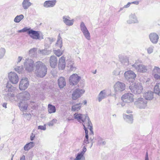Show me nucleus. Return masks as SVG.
<instances>
[{
	"mask_svg": "<svg viewBox=\"0 0 160 160\" xmlns=\"http://www.w3.org/2000/svg\"><path fill=\"white\" fill-rule=\"evenodd\" d=\"M15 89L16 88L8 82L5 88L2 92L4 99L7 101L10 100L11 102L14 101L15 100L14 94L13 92Z\"/></svg>",
	"mask_w": 160,
	"mask_h": 160,
	"instance_id": "obj_1",
	"label": "nucleus"
},
{
	"mask_svg": "<svg viewBox=\"0 0 160 160\" xmlns=\"http://www.w3.org/2000/svg\"><path fill=\"white\" fill-rule=\"evenodd\" d=\"M35 73L37 76L40 78L44 77L47 74V68L44 63L38 61L35 63Z\"/></svg>",
	"mask_w": 160,
	"mask_h": 160,
	"instance_id": "obj_2",
	"label": "nucleus"
},
{
	"mask_svg": "<svg viewBox=\"0 0 160 160\" xmlns=\"http://www.w3.org/2000/svg\"><path fill=\"white\" fill-rule=\"evenodd\" d=\"M129 88L132 92L135 94L140 93L143 89L142 86L139 83H135L132 84L129 87Z\"/></svg>",
	"mask_w": 160,
	"mask_h": 160,
	"instance_id": "obj_3",
	"label": "nucleus"
},
{
	"mask_svg": "<svg viewBox=\"0 0 160 160\" xmlns=\"http://www.w3.org/2000/svg\"><path fill=\"white\" fill-rule=\"evenodd\" d=\"M34 61L29 58L26 59L24 62V66L26 70L31 72L34 69Z\"/></svg>",
	"mask_w": 160,
	"mask_h": 160,
	"instance_id": "obj_4",
	"label": "nucleus"
},
{
	"mask_svg": "<svg viewBox=\"0 0 160 160\" xmlns=\"http://www.w3.org/2000/svg\"><path fill=\"white\" fill-rule=\"evenodd\" d=\"M132 66L138 72L142 73L146 72L147 70V66L142 64L136 62L132 65Z\"/></svg>",
	"mask_w": 160,
	"mask_h": 160,
	"instance_id": "obj_5",
	"label": "nucleus"
},
{
	"mask_svg": "<svg viewBox=\"0 0 160 160\" xmlns=\"http://www.w3.org/2000/svg\"><path fill=\"white\" fill-rule=\"evenodd\" d=\"M125 78L129 82H132L136 77V75L135 73L131 70H128L125 72L124 74Z\"/></svg>",
	"mask_w": 160,
	"mask_h": 160,
	"instance_id": "obj_6",
	"label": "nucleus"
},
{
	"mask_svg": "<svg viewBox=\"0 0 160 160\" xmlns=\"http://www.w3.org/2000/svg\"><path fill=\"white\" fill-rule=\"evenodd\" d=\"M147 101L143 98H138L134 102V104L137 107L140 109L144 108L147 106Z\"/></svg>",
	"mask_w": 160,
	"mask_h": 160,
	"instance_id": "obj_7",
	"label": "nucleus"
},
{
	"mask_svg": "<svg viewBox=\"0 0 160 160\" xmlns=\"http://www.w3.org/2000/svg\"><path fill=\"white\" fill-rule=\"evenodd\" d=\"M113 88L116 93H118L125 90V85L122 82H117L114 85Z\"/></svg>",
	"mask_w": 160,
	"mask_h": 160,
	"instance_id": "obj_8",
	"label": "nucleus"
},
{
	"mask_svg": "<svg viewBox=\"0 0 160 160\" xmlns=\"http://www.w3.org/2000/svg\"><path fill=\"white\" fill-rule=\"evenodd\" d=\"M8 78L9 81L13 84H17L19 80V77L17 74L14 72L8 73Z\"/></svg>",
	"mask_w": 160,
	"mask_h": 160,
	"instance_id": "obj_9",
	"label": "nucleus"
},
{
	"mask_svg": "<svg viewBox=\"0 0 160 160\" xmlns=\"http://www.w3.org/2000/svg\"><path fill=\"white\" fill-rule=\"evenodd\" d=\"M74 116L75 119L80 123H82L84 122H87L88 118L89 117L87 114H82L80 113H76L74 114Z\"/></svg>",
	"mask_w": 160,
	"mask_h": 160,
	"instance_id": "obj_10",
	"label": "nucleus"
},
{
	"mask_svg": "<svg viewBox=\"0 0 160 160\" xmlns=\"http://www.w3.org/2000/svg\"><path fill=\"white\" fill-rule=\"evenodd\" d=\"M18 99L21 101H26L30 98V95L29 93L27 91L24 92L22 93H20L17 95Z\"/></svg>",
	"mask_w": 160,
	"mask_h": 160,
	"instance_id": "obj_11",
	"label": "nucleus"
},
{
	"mask_svg": "<svg viewBox=\"0 0 160 160\" xmlns=\"http://www.w3.org/2000/svg\"><path fill=\"white\" fill-rule=\"evenodd\" d=\"M81 79L80 77L76 74L71 75L69 78V81L71 85H75L78 84Z\"/></svg>",
	"mask_w": 160,
	"mask_h": 160,
	"instance_id": "obj_12",
	"label": "nucleus"
},
{
	"mask_svg": "<svg viewBox=\"0 0 160 160\" xmlns=\"http://www.w3.org/2000/svg\"><path fill=\"white\" fill-rule=\"evenodd\" d=\"M133 95L130 93H128L123 95L121 98L122 101L127 103L133 102L134 101Z\"/></svg>",
	"mask_w": 160,
	"mask_h": 160,
	"instance_id": "obj_13",
	"label": "nucleus"
},
{
	"mask_svg": "<svg viewBox=\"0 0 160 160\" xmlns=\"http://www.w3.org/2000/svg\"><path fill=\"white\" fill-rule=\"evenodd\" d=\"M29 85V82L27 78H22L20 82L19 88L21 90H25L27 88Z\"/></svg>",
	"mask_w": 160,
	"mask_h": 160,
	"instance_id": "obj_14",
	"label": "nucleus"
},
{
	"mask_svg": "<svg viewBox=\"0 0 160 160\" xmlns=\"http://www.w3.org/2000/svg\"><path fill=\"white\" fill-rule=\"evenodd\" d=\"M85 91L83 89L77 88L74 90L72 94V98L73 100H76L81 96Z\"/></svg>",
	"mask_w": 160,
	"mask_h": 160,
	"instance_id": "obj_15",
	"label": "nucleus"
},
{
	"mask_svg": "<svg viewBox=\"0 0 160 160\" xmlns=\"http://www.w3.org/2000/svg\"><path fill=\"white\" fill-rule=\"evenodd\" d=\"M28 34L32 38L34 39H40V35L39 32L31 29L28 32Z\"/></svg>",
	"mask_w": 160,
	"mask_h": 160,
	"instance_id": "obj_16",
	"label": "nucleus"
},
{
	"mask_svg": "<svg viewBox=\"0 0 160 160\" xmlns=\"http://www.w3.org/2000/svg\"><path fill=\"white\" fill-rule=\"evenodd\" d=\"M58 63L57 58L54 55L51 56L49 59V63L51 67L54 68L57 66Z\"/></svg>",
	"mask_w": 160,
	"mask_h": 160,
	"instance_id": "obj_17",
	"label": "nucleus"
},
{
	"mask_svg": "<svg viewBox=\"0 0 160 160\" xmlns=\"http://www.w3.org/2000/svg\"><path fill=\"white\" fill-rule=\"evenodd\" d=\"M152 74L156 79L160 80V68L155 66L152 71Z\"/></svg>",
	"mask_w": 160,
	"mask_h": 160,
	"instance_id": "obj_18",
	"label": "nucleus"
},
{
	"mask_svg": "<svg viewBox=\"0 0 160 160\" xmlns=\"http://www.w3.org/2000/svg\"><path fill=\"white\" fill-rule=\"evenodd\" d=\"M129 20L127 21V22L129 24L138 22L137 17L134 13L131 14L129 16Z\"/></svg>",
	"mask_w": 160,
	"mask_h": 160,
	"instance_id": "obj_19",
	"label": "nucleus"
},
{
	"mask_svg": "<svg viewBox=\"0 0 160 160\" xmlns=\"http://www.w3.org/2000/svg\"><path fill=\"white\" fill-rule=\"evenodd\" d=\"M149 38L151 41L154 44L157 43L159 39L158 35L154 32L150 33L149 35Z\"/></svg>",
	"mask_w": 160,
	"mask_h": 160,
	"instance_id": "obj_20",
	"label": "nucleus"
},
{
	"mask_svg": "<svg viewBox=\"0 0 160 160\" xmlns=\"http://www.w3.org/2000/svg\"><path fill=\"white\" fill-rule=\"evenodd\" d=\"M56 2V0L46 1L43 3V6L46 8L53 7L55 5Z\"/></svg>",
	"mask_w": 160,
	"mask_h": 160,
	"instance_id": "obj_21",
	"label": "nucleus"
},
{
	"mask_svg": "<svg viewBox=\"0 0 160 160\" xmlns=\"http://www.w3.org/2000/svg\"><path fill=\"white\" fill-rule=\"evenodd\" d=\"M18 106L21 111H24L27 109L28 105L27 101H21L19 103Z\"/></svg>",
	"mask_w": 160,
	"mask_h": 160,
	"instance_id": "obj_22",
	"label": "nucleus"
},
{
	"mask_svg": "<svg viewBox=\"0 0 160 160\" xmlns=\"http://www.w3.org/2000/svg\"><path fill=\"white\" fill-rule=\"evenodd\" d=\"M66 66L65 58L63 56L59 60L58 68L60 70H63Z\"/></svg>",
	"mask_w": 160,
	"mask_h": 160,
	"instance_id": "obj_23",
	"label": "nucleus"
},
{
	"mask_svg": "<svg viewBox=\"0 0 160 160\" xmlns=\"http://www.w3.org/2000/svg\"><path fill=\"white\" fill-rule=\"evenodd\" d=\"M154 92L150 91H148L145 92L143 95V97L145 100H151L153 98Z\"/></svg>",
	"mask_w": 160,
	"mask_h": 160,
	"instance_id": "obj_24",
	"label": "nucleus"
},
{
	"mask_svg": "<svg viewBox=\"0 0 160 160\" xmlns=\"http://www.w3.org/2000/svg\"><path fill=\"white\" fill-rule=\"evenodd\" d=\"M62 18L64 22L66 25L70 26L73 24L74 20L73 19L70 20V18L69 17L65 16L63 17Z\"/></svg>",
	"mask_w": 160,
	"mask_h": 160,
	"instance_id": "obj_25",
	"label": "nucleus"
},
{
	"mask_svg": "<svg viewBox=\"0 0 160 160\" xmlns=\"http://www.w3.org/2000/svg\"><path fill=\"white\" fill-rule=\"evenodd\" d=\"M108 96L105 90L101 91L98 96V101L100 102L103 99L106 98Z\"/></svg>",
	"mask_w": 160,
	"mask_h": 160,
	"instance_id": "obj_26",
	"label": "nucleus"
},
{
	"mask_svg": "<svg viewBox=\"0 0 160 160\" xmlns=\"http://www.w3.org/2000/svg\"><path fill=\"white\" fill-rule=\"evenodd\" d=\"M123 116L124 119L128 122L130 124L132 123L133 117L132 114L127 115L125 114H123Z\"/></svg>",
	"mask_w": 160,
	"mask_h": 160,
	"instance_id": "obj_27",
	"label": "nucleus"
},
{
	"mask_svg": "<svg viewBox=\"0 0 160 160\" xmlns=\"http://www.w3.org/2000/svg\"><path fill=\"white\" fill-rule=\"evenodd\" d=\"M58 84L60 88H62L66 85L65 79L63 77H60L58 80Z\"/></svg>",
	"mask_w": 160,
	"mask_h": 160,
	"instance_id": "obj_28",
	"label": "nucleus"
},
{
	"mask_svg": "<svg viewBox=\"0 0 160 160\" xmlns=\"http://www.w3.org/2000/svg\"><path fill=\"white\" fill-rule=\"evenodd\" d=\"M30 0H23L22 3V7L24 9H28L32 4Z\"/></svg>",
	"mask_w": 160,
	"mask_h": 160,
	"instance_id": "obj_29",
	"label": "nucleus"
},
{
	"mask_svg": "<svg viewBox=\"0 0 160 160\" xmlns=\"http://www.w3.org/2000/svg\"><path fill=\"white\" fill-rule=\"evenodd\" d=\"M119 59L121 62L123 64L127 66L129 64L128 59L126 57L121 56Z\"/></svg>",
	"mask_w": 160,
	"mask_h": 160,
	"instance_id": "obj_30",
	"label": "nucleus"
},
{
	"mask_svg": "<svg viewBox=\"0 0 160 160\" xmlns=\"http://www.w3.org/2000/svg\"><path fill=\"white\" fill-rule=\"evenodd\" d=\"M45 48L44 49L42 50H40V52L42 55H47L49 54L51 52V50L48 49L47 46H46V44L45 45Z\"/></svg>",
	"mask_w": 160,
	"mask_h": 160,
	"instance_id": "obj_31",
	"label": "nucleus"
},
{
	"mask_svg": "<svg viewBox=\"0 0 160 160\" xmlns=\"http://www.w3.org/2000/svg\"><path fill=\"white\" fill-rule=\"evenodd\" d=\"M82 105V103H79L74 105L72 107L71 110L72 111H78L80 110Z\"/></svg>",
	"mask_w": 160,
	"mask_h": 160,
	"instance_id": "obj_32",
	"label": "nucleus"
},
{
	"mask_svg": "<svg viewBox=\"0 0 160 160\" xmlns=\"http://www.w3.org/2000/svg\"><path fill=\"white\" fill-rule=\"evenodd\" d=\"M48 112L49 113L51 114L54 113L56 111V108L55 106L51 104H49L48 106Z\"/></svg>",
	"mask_w": 160,
	"mask_h": 160,
	"instance_id": "obj_33",
	"label": "nucleus"
},
{
	"mask_svg": "<svg viewBox=\"0 0 160 160\" xmlns=\"http://www.w3.org/2000/svg\"><path fill=\"white\" fill-rule=\"evenodd\" d=\"M35 143L33 142H31L27 144L24 147V150L25 151H28L34 145Z\"/></svg>",
	"mask_w": 160,
	"mask_h": 160,
	"instance_id": "obj_34",
	"label": "nucleus"
},
{
	"mask_svg": "<svg viewBox=\"0 0 160 160\" xmlns=\"http://www.w3.org/2000/svg\"><path fill=\"white\" fill-rule=\"evenodd\" d=\"M86 120L87 122H84L82 123V124L83 126V129L85 130V132H86V131L88 132L85 126H87L88 128L89 129V128L90 127V126H89L88 125L89 124H88V123H89V122L90 123V122H91L89 118H88L87 120Z\"/></svg>",
	"mask_w": 160,
	"mask_h": 160,
	"instance_id": "obj_35",
	"label": "nucleus"
},
{
	"mask_svg": "<svg viewBox=\"0 0 160 160\" xmlns=\"http://www.w3.org/2000/svg\"><path fill=\"white\" fill-rule=\"evenodd\" d=\"M155 93L158 95L160 94V83H157L154 88Z\"/></svg>",
	"mask_w": 160,
	"mask_h": 160,
	"instance_id": "obj_36",
	"label": "nucleus"
},
{
	"mask_svg": "<svg viewBox=\"0 0 160 160\" xmlns=\"http://www.w3.org/2000/svg\"><path fill=\"white\" fill-rule=\"evenodd\" d=\"M67 62H68V64L67 65V67L70 68V71H73L75 70V68L73 67V61L71 59L68 60Z\"/></svg>",
	"mask_w": 160,
	"mask_h": 160,
	"instance_id": "obj_37",
	"label": "nucleus"
},
{
	"mask_svg": "<svg viewBox=\"0 0 160 160\" xmlns=\"http://www.w3.org/2000/svg\"><path fill=\"white\" fill-rule=\"evenodd\" d=\"M24 18V16L22 14L17 16L14 18V21L15 22H19Z\"/></svg>",
	"mask_w": 160,
	"mask_h": 160,
	"instance_id": "obj_38",
	"label": "nucleus"
},
{
	"mask_svg": "<svg viewBox=\"0 0 160 160\" xmlns=\"http://www.w3.org/2000/svg\"><path fill=\"white\" fill-rule=\"evenodd\" d=\"M46 42L48 43V44H46V46L48 48L49 47V46L50 44L52 43L55 40H54V39L53 38H45V39Z\"/></svg>",
	"mask_w": 160,
	"mask_h": 160,
	"instance_id": "obj_39",
	"label": "nucleus"
},
{
	"mask_svg": "<svg viewBox=\"0 0 160 160\" xmlns=\"http://www.w3.org/2000/svg\"><path fill=\"white\" fill-rule=\"evenodd\" d=\"M98 143L99 145H104L106 144V142L101 137H99L98 138Z\"/></svg>",
	"mask_w": 160,
	"mask_h": 160,
	"instance_id": "obj_40",
	"label": "nucleus"
},
{
	"mask_svg": "<svg viewBox=\"0 0 160 160\" xmlns=\"http://www.w3.org/2000/svg\"><path fill=\"white\" fill-rule=\"evenodd\" d=\"M37 51V48H33L29 50V55L33 57V56L35 54V52Z\"/></svg>",
	"mask_w": 160,
	"mask_h": 160,
	"instance_id": "obj_41",
	"label": "nucleus"
},
{
	"mask_svg": "<svg viewBox=\"0 0 160 160\" xmlns=\"http://www.w3.org/2000/svg\"><path fill=\"white\" fill-rule=\"evenodd\" d=\"M6 52L5 49L3 48H0V59L2 58L5 55Z\"/></svg>",
	"mask_w": 160,
	"mask_h": 160,
	"instance_id": "obj_42",
	"label": "nucleus"
},
{
	"mask_svg": "<svg viewBox=\"0 0 160 160\" xmlns=\"http://www.w3.org/2000/svg\"><path fill=\"white\" fill-rule=\"evenodd\" d=\"M14 69L16 71L19 73H22L23 70V68L22 66L19 67H17L15 68Z\"/></svg>",
	"mask_w": 160,
	"mask_h": 160,
	"instance_id": "obj_43",
	"label": "nucleus"
},
{
	"mask_svg": "<svg viewBox=\"0 0 160 160\" xmlns=\"http://www.w3.org/2000/svg\"><path fill=\"white\" fill-rule=\"evenodd\" d=\"M56 46L61 48L62 47V42L61 38H58L56 43Z\"/></svg>",
	"mask_w": 160,
	"mask_h": 160,
	"instance_id": "obj_44",
	"label": "nucleus"
},
{
	"mask_svg": "<svg viewBox=\"0 0 160 160\" xmlns=\"http://www.w3.org/2000/svg\"><path fill=\"white\" fill-rule=\"evenodd\" d=\"M53 51L54 54L58 57H60L62 54V52L59 49L54 50Z\"/></svg>",
	"mask_w": 160,
	"mask_h": 160,
	"instance_id": "obj_45",
	"label": "nucleus"
},
{
	"mask_svg": "<svg viewBox=\"0 0 160 160\" xmlns=\"http://www.w3.org/2000/svg\"><path fill=\"white\" fill-rule=\"evenodd\" d=\"M83 34L87 40H90V35L89 31L84 33Z\"/></svg>",
	"mask_w": 160,
	"mask_h": 160,
	"instance_id": "obj_46",
	"label": "nucleus"
},
{
	"mask_svg": "<svg viewBox=\"0 0 160 160\" xmlns=\"http://www.w3.org/2000/svg\"><path fill=\"white\" fill-rule=\"evenodd\" d=\"M120 72L121 71L120 69L118 68H117L115 69L113 72V74L117 76L119 75Z\"/></svg>",
	"mask_w": 160,
	"mask_h": 160,
	"instance_id": "obj_47",
	"label": "nucleus"
},
{
	"mask_svg": "<svg viewBox=\"0 0 160 160\" xmlns=\"http://www.w3.org/2000/svg\"><path fill=\"white\" fill-rule=\"evenodd\" d=\"M31 29L30 28H28L27 27H25L23 28L22 29L18 30V32H28L29 30H30Z\"/></svg>",
	"mask_w": 160,
	"mask_h": 160,
	"instance_id": "obj_48",
	"label": "nucleus"
},
{
	"mask_svg": "<svg viewBox=\"0 0 160 160\" xmlns=\"http://www.w3.org/2000/svg\"><path fill=\"white\" fill-rule=\"evenodd\" d=\"M84 157H83L79 154H78L76 158L74 160H84Z\"/></svg>",
	"mask_w": 160,
	"mask_h": 160,
	"instance_id": "obj_49",
	"label": "nucleus"
},
{
	"mask_svg": "<svg viewBox=\"0 0 160 160\" xmlns=\"http://www.w3.org/2000/svg\"><path fill=\"white\" fill-rule=\"evenodd\" d=\"M80 28L81 31L84 30H86V29H87L83 22H81L80 25Z\"/></svg>",
	"mask_w": 160,
	"mask_h": 160,
	"instance_id": "obj_50",
	"label": "nucleus"
},
{
	"mask_svg": "<svg viewBox=\"0 0 160 160\" xmlns=\"http://www.w3.org/2000/svg\"><path fill=\"white\" fill-rule=\"evenodd\" d=\"M88 125L90 126V127L89 128V129L90 130V132L89 133L90 135H93L94 134V132L93 131V128H92V125L91 122H89V123H88Z\"/></svg>",
	"mask_w": 160,
	"mask_h": 160,
	"instance_id": "obj_51",
	"label": "nucleus"
},
{
	"mask_svg": "<svg viewBox=\"0 0 160 160\" xmlns=\"http://www.w3.org/2000/svg\"><path fill=\"white\" fill-rule=\"evenodd\" d=\"M87 150L86 148L84 146L82 149V151H81V152L78 153V154H79L83 157H84L83 155L85 153V152H86Z\"/></svg>",
	"mask_w": 160,
	"mask_h": 160,
	"instance_id": "obj_52",
	"label": "nucleus"
},
{
	"mask_svg": "<svg viewBox=\"0 0 160 160\" xmlns=\"http://www.w3.org/2000/svg\"><path fill=\"white\" fill-rule=\"evenodd\" d=\"M57 120L55 119H53L50 122H49L48 125L49 126H52L53 125L54 123L56 122Z\"/></svg>",
	"mask_w": 160,
	"mask_h": 160,
	"instance_id": "obj_53",
	"label": "nucleus"
},
{
	"mask_svg": "<svg viewBox=\"0 0 160 160\" xmlns=\"http://www.w3.org/2000/svg\"><path fill=\"white\" fill-rule=\"evenodd\" d=\"M154 47L153 46H151L148 48L147 49V52L148 53L150 54L152 53L153 51Z\"/></svg>",
	"mask_w": 160,
	"mask_h": 160,
	"instance_id": "obj_54",
	"label": "nucleus"
},
{
	"mask_svg": "<svg viewBox=\"0 0 160 160\" xmlns=\"http://www.w3.org/2000/svg\"><path fill=\"white\" fill-rule=\"evenodd\" d=\"M38 129L41 130H45L46 129L45 125H44L43 126H39L38 127Z\"/></svg>",
	"mask_w": 160,
	"mask_h": 160,
	"instance_id": "obj_55",
	"label": "nucleus"
},
{
	"mask_svg": "<svg viewBox=\"0 0 160 160\" xmlns=\"http://www.w3.org/2000/svg\"><path fill=\"white\" fill-rule=\"evenodd\" d=\"M31 105H32V106H31V108L35 109L36 108V106L35 105V102H31Z\"/></svg>",
	"mask_w": 160,
	"mask_h": 160,
	"instance_id": "obj_56",
	"label": "nucleus"
},
{
	"mask_svg": "<svg viewBox=\"0 0 160 160\" xmlns=\"http://www.w3.org/2000/svg\"><path fill=\"white\" fill-rule=\"evenodd\" d=\"M35 137V135L32 133L30 137V139L31 141H33Z\"/></svg>",
	"mask_w": 160,
	"mask_h": 160,
	"instance_id": "obj_57",
	"label": "nucleus"
},
{
	"mask_svg": "<svg viewBox=\"0 0 160 160\" xmlns=\"http://www.w3.org/2000/svg\"><path fill=\"white\" fill-rule=\"evenodd\" d=\"M124 102L123 101V102H119L117 104V105H121L122 107H123L125 106V104Z\"/></svg>",
	"mask_w": 160,
	"mask_h": 160,
	"instance_id": "obj_58",
	"label": "nucleus"
},
{
	"mask_svg": "<svg viewBox=\"0 0 160 160\" xmlns=\"http://www.w3.org/2000/svg\"><path fill=\"white\" fill-rule=\"evenodd\" d=\"M130 4H131V2H128L127 5H124V8H128L129 7Z\"/></svg>",
	"mask_w": 160,
	"mask_h": 160,
	"instance_id": "obj_59",
	"label": "nucleus"
},
{
	"mask_svg": "<svg viewBox=\"0 0 160 160\" xmlns=\"http://www.w3.org/2000/svg\"><path fill=\"white\" fill-rule=\"evenodd\" d=\"M131 4H134L136 5H138L139 4V2L137 1H134L132 2H131Z\"/></svg>",
	"mask_w": 160,
	"mask_h": 160,
	"instance_id": "obj_60",
	"label": "nucleus"
},
{
	"mask_svg": "<svg viewBox=\"0 0 160 160\" xmlns=\"http://www.w3.org/2000/svg\"><path fill=\"white\" fill-rule=\"evenodd\" d=\"M83 142L84 143H85L86 144H87L89 143V142L88 141V139H85Z\"/></svg>",
	"mask_w": 160,
	"mask_h": 160,
	"instance_id": "obj_61",
	"label": "nucleus"
},
{
	"mask_svg": "<svg viewBox=\"0 0 160 160\" xmlns=\"http://www.w3.org/2000/svg\"><path fill=\"white\" fill-rule=\"evenodd\" d=\"M22 59V57H21L19 56L18 57V60L17 61V63H19Z\"/></svg>",
	"mask_w": 160,
	"mask_h": 160,
	"instance_id": "obj_62",
	"label": "nucleus"
},
{
	"mask_svg": "<svg viewBox=\"0 0 160 160\" xmlns=\"http://www.w3.org/2000/svg\"><path fill=\"white\" fill-rule=\"evenodd\" d=\"M145 160H149L148 154V152H147L146 153Z\"/></svg>",
	"mask_w": 160,
	"mask_h": 160,
	"instance_id": "obj_63",
	"label": "nucleus"
},
{
	"mask_svg": "<svg viewBox=\"0 0 160 160\" xmlns=\"http://www.w3.org/2000/svg\"><path fill=\"white\" fill-rule=\"evenodd\" d=\"M20 160H25V156L24 155H23L20 158Z\"/></svg>",
	"mask_w": 160,
	"mask_h": 160,
	"instance_id": "obj_64",
	"label": "nucleus"
}]
</instances>
